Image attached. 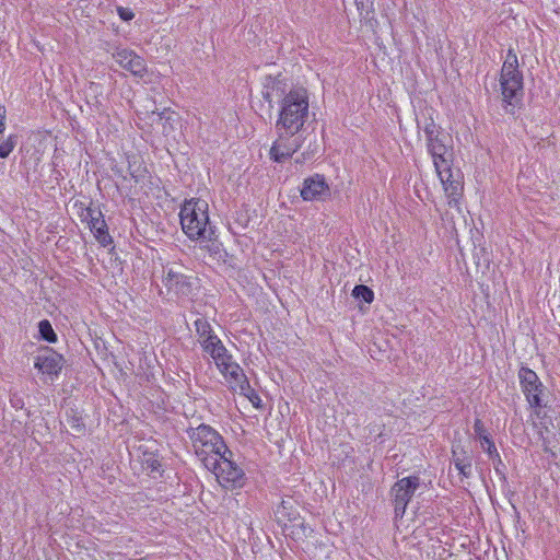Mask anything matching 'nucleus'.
Listing matches in <instances>:
<instances>
[{
  "mask_svg": "<svg viewBox=\"0 0 560 560\" xmlns=\"http://www.w3.org/2000/svg\"><path fill=\"white\" fill-rule=\"evenodd\" d=\"M54 175H55V179L56 180H59V178H62L61 173L59 171H57V170H54Z\"/></svg>",
  "mask_w": 560,
  "mask_h": 560,
  "instance_id": "nucleus-38",
  "label": "nucleus"
},
{
  "mask_svg": "<svg viewBox=\"0 0 560 560\" xmlns=\"http://www.w3.org/2000/svg\"><path fill=\"white\" fill-rule=\"evenodd\" d=\"M18 141V135L10 133L7 139L0 143V159H7L13 152Z\"/></svg>",
  "mask_w": 560,
  "mask_h": 560,
  "instance_id": "nucleus-26",
  "label": "nucleus"
},
{
  "mask_svg": "<svg viewBox=\"0 0 560 560\" xmlns=\"http://www.w3.org/2000/svg\"><path fill=\"white\" fill-rule=\"evenodd\" d=\"M96 218L91 221L89 229L93 233L96 241L101 246L107 247L113 244V237L108 232L107 223L104 219V214L95 213Z\"/></svg>",
  "mask_w": 560,
  "mask_h": 560,
  "instance_id": "nucleus-20",
  "label": "nucleus"
},
{
  "mask_svg": "<svg viewBox=\"0 0 560 560\" xmlns=\"http://www.w3.org/2000/svg\"><path fill=\"white\" fill-rule=\"evenodd\" d=\"M7 122V109L3 105H0V136L3 135L5 130Z\"/></svg>",
  "mask_w": 560,
  "mask_h": 560,
  "instance_id": "nucleus-34",
  "label": "nucleus"
},
{
  "mask_svg": "<svg viewBox=\"0 0 560 560\" xmlns=\"http://www.w3.org/2000/svg\"><path fill=\"white\" fill-rule=\"evenodd\" d=\"M218 371L222 374L229 387L235 389V386L246 377L241 365L234 360L233 354L226 349L220 354L211 358Z\"/></svg>",
  "mask_w": 560,
  "mask_h": 560,
  "instance_id": "nucleus-10",
  "label": "nucleus"
},
{
  "mask_svg": "<svg viewBox=\"0 0 560 560\" xmlns=\"http://www.w3.org/2000/svg\"><path fill=\"white\" fill-rule=\"evenodd\" d=\"M113 59L132 75L143 78L148 71L147 62L143 57L126 47H117L112 52Z\"/></svg>",
  "mask_w": 560,
  "mask_h": 560,
  "instance_id": "nucleus-12",
  "label": "nucleus"
},
{
  "mask_svg": "<svg viewBox=\"0 0 560 560\" xmlns=\"http://www.w3.org/2000/svg\"><path fill=\"white\" fill-rule=\"evenodd\" d=\"M196 243L199 244L201 249L207 250L209 255L214 259L219 260L226 256V252L223 247V244L219 240L218 228L213 229V235L211 234L209 238H200Z\"/></svg>",
  "mask_w": 560,
  "mask_h": 560,
  "instance_id": "nucleus-21",
  "label": "nucleus"
},
{
  "mask_svg": "<svg viewBox=\"0 0 560 560\" xmlns=\"http://www.w3.org/2000/svg\"><path fill=\"white\" fill-rule=\"evenodd\" d=\"M517 378L526 402L535 416L539 417L541 410L547 406L544 400L546 392L544 383L537 373L527 365L520 368Z\"/></svg>",
  "mask_w": 560,
  "mask_h": 560,
  "instance_id": "nucleus-5",
  "label": "nucleus"
},
{
  "mask_svg": "<svg viewBox=\"0 0 560 560\" xmlns=\"http://www.w3.org/2000/svg\"><path fill=\"white\" fill-rule=\"evenodd\" d=\"M499 86L502 109L506 115L516 118L524 106V77L499 78Z\"/></svg>",
  "mask_w": 560,
  "mask_h": 560,
  "instance_id": "nucleus-6",
  "label": "nucleus"
},
{
  "mask_svg": "<svg viewBox=\"0 0 560 560\" xmlns=\"http://www.w3.org/2000/svg\"><path fill=\"white\" fill-rule=\"evenodd\" d=\"M423 131L425 133L427 139L432 138L433 136L435 137V135L439 133V131L435 129V124L433 119H431L430 122L425 125Z\"/></svg>",
  "mask_w": 560,
  "mask_h": 560,
  "instance_id": "nucleus-32",
  "label": "nucleus"
},
{
  "mask_svg": "<svg viewBox=\"0 0 560 560\" xmlns=\"http://www.w3.org/2000/svg\"><path fill=\"white\" fill-rule=\"evenodd\" d=\"M10 402H11V406H12L13 408H15V409H21V408L23 407V400H22V398H21V397H16V396H14V397H12V398L10 399Z\"/></svg>",
  "mask_w": 560,
  "mask_h": 560,
  "instance_id": "nucleus-36",
  "label": "nucleus"
},
{
  "mask_svg": "<svg viewBox=\"0 0 560 560\" xmlns=\"http://www.w3.org/2000/svg\"><path fill=\"white\" fill-rule=\"evenodd\" d=\"M178 215L182 231L191 242L213 235L217 225L210 221L209 205L205 199H185L179 207Z\"/></svg>",
  "mask_w": 560,
  "mask_h": 560,
  "instance_id": "nucleus-2",
  "label": "nucleus"
},
{
  "mask_svg": "<svg viewBox=\"0 0 560 560\" xmlns=\"http://www.w3.org/2000/svg\"><path fill=\"white\" fill-rule=\"evenodd\" d=\"M192 325L202 352L210 359L228 349L206 317L198 316Z\"/></svg>",
  "mask_w": 560,
  "mask_h": 560,
  "instance_id": "nucleus-8",
  "label": "nucleus"
},
{
  "mask_svg": "<svg viewBox=\"0 0 560 560\" xmlns=\"http://www.w3.org/2000/svg\"><path fill=\"white\" fill-rule=\"evenodd\" d=\"M358 11L362 14L364 10H366V13H369V8L366 5L368 1L364 0H354Z\"/></svg>",
  "mask_w": 560,
  "mask_h": 560,
  "instance_id": "nucleus-35",
  "label": "nucleus"
},
{
  "mask_svg": "<svg viewBox=\"0 0 560 560\" xmlns=\"http://www.w3.org/2000/svg\"><path fill=\"white\" fill-rule=\"evenodd\" d=\"M488 458L492 462L494 471L498 476L501 478H505V465L501 458V455L499 452H495L493 455L488 456Z\"/></svg>",
  "mask_w": 560,
  "mask_h": 560,
  "instance_id": "nucleus-28",
  "label": "nucleus"
},
{
  "mask_svg": "<svg viewBox=\"0 0 560 560\" xmlns=\"http://www.w3.org/2000/svg\"><path fill=\"white\" fill-rule=\"evenodd\" d=\"M452 464L458 471L462 479H468L472 476V456L470 451L460 444L452 445Z\"/></svg>",
  "mask_w": 560,
  "mask_h": 560,
  "instance_id": "nucleus-17",
  "label": "nucleus"
},
{
  "mask_svg": "<svg viewBox=\"0 0 560 560\" xmlns=\"http://www.w3.org/2000/svg\"><path fill=\"white\" fill-rule=\"evenodd\" d=\"M524 77L523 72L520 70V65H513L511 62H503L499 78H518Z\"/></svg>",
  "mask_w": 560,
  "mask_h": 560,
  "instance_id": "nucleus-27",
  "label": "nucleus"
},
{
  "mask_svg": "<svg viewBox=\"0 0 560 560\" xmlns=\"http://www.w3.org/2000/svg\"><path fill=\"white\" fill-rule=\"evenodd\" d=\"M65 365V358L50 347H45L43 352L34 359V368L42 374L57 377Z\"/></svg>",
  "mask_w": 560,
  "mask_h": 560,
  "instance_id": "nucleus-14",
  "label": "nucleus"
},
{
  "mask_svg": "<svg viewBox=\"0 0 560 560\" xmlns=\"http://www.w3.org/2000/svg\"><path fill=\"white\" fill-rule=\"evenodd\" d=\"M35 338L47 343H56L58 341V335L49 319L44 318L37 323V335Z\"/></svg>",
  "mask_w": 560,
  "mask_h": 560,
  "instance_id": "nucleus-23",
  "label": "nucleus"
},
{
  "mask_svg": "<svg viewBox=\"0 0 560 560\" xmlns=\"http://www.w3.org/2000/svg\"><path fill=\"white\" fill-rule=\"evenodd\" d=\"M302 156H303V159H302V160L296 159V163H300V162H302V161H305V160H310V159H312V155H310V154H308V153H306V152H303Z\"/></svg>",
  "mask_w": 560,
  "mask_h": 560,
  "instance_id": "nucleus-37",
  "label": "nucleus"
},
{
  "mask_svg": "<svg viewBox=\"0 0 560 560\" xmlns=\"http://www.w3.org/2000/svg\"><path fill=\"white\" fill-rule=\"evenodd\" d=\"M304 201H324L330 196V186L322 174H313L304 178L300 189Z\"/></svg>",
  "mask_w": 560,
  "mask_h": 560,
  "instance_id": "nucleus-13",
  "label": "nucleus"
},
{
  "mask_svg": "<svg viewBox=\"0 0 560 560\" xmlns=\"http://www.w3.org/2000/svg\"><path fill=\"white\" fill-rule=\"evenodd\" d=\"M287 83L281 74L266 75L262 81V98L270 105L278 98V116L275 128L277 135L296 136L311 116L310 93L303 86L285 90Z\"/></svg>",
  "mask_w": 560,
  "mask_h": 560,
  "instance_id": "nucleus-1",
  "label": "nucleus"
},
{
  "mask_svg": "<svg viewBox=\"0 0 560 560\" xmlns=\"http://www.w3.org/2000/svg\"><path fill=\"white\" fill-rule=\"evenodd\" d=\"M95 213H102L101 209L88 207L82 210L80 217L82 221H85L88 225H90L91 221H93V219L96 218Z\"/></svg>",
  "mask_w": 560,
  "mask_h": 560,
  "instance_id": "nucleus-30",
  "label": "nucleus"
},
{
  "mask_svg": "<svg viewBox=\"0 0 560 560\" xmlns=\"http://www.w3.org/2000/svg\"><path fill=\"white\" fill-rule=\"evenodd\" d=\"M66 421L74 432L79 434H83L85 432L84 420L77 407H71L67 409Z\"/></svg>",
  "mask_w": 560,
  "mask_h": 560,
  "instance_id": "nucleus-24",
  "label": "nucleus"
},
{
  "mask_svg": "<svg viewBox=\"0 0 560 560\" xmlns=\"http://www.w3.org/2000/svg\"><path fill=\"white\" fill-rule=\"evenodd\" d=\"M474 436L479 441L481 450L487 456L493 455L499 452L491 433L486 428L483 421L480 418H476L472 424Z\"/></svg>",
  "mask_w": 560,
  "mask_h": 560,
  "instance_id": "nucleus-19",
  "label": "nucleus"
},
{
  "mask_svg": "<svg viewBox=\"0 0 560 560\" xmlns=\"http://www.w3.org/2000/svg\"><path fill=\"white\" fill-rule=\"evenodd\" d=\"M277 513L288 517L289 520H293L295 517L296 512L292 509L291 502L289 500H282L277 509Z\"/></svg>",
  "mask_w": 560,
  "mask_h": 560,
  "instance_id": "nucleus-29",
  "label": "nucleus"
},
{
  "mask_svg": "<svg viewBox=\"0 0 560 560\" xmlns=\"http://www.w3.org/2000/svg\"><path fill=\"white\" fill-rule=\"evenodd\" d=\"M420 477L411 475L398 479L390 488V499L394 505L395 520L402 518L409 502L420 487Z\"/></svg>",
  "mask_w": 560,
  "mask_h": 560,
  "instance_id": "nucleus-7",
  "label": "nucleus"
},
{
  "mask_svg": "<svg viewBox=\"0 0 560 560\" xmlns=\"http://www.w3.org/2000/svg\"><path fill=\"white\" fill-rule=\"evenodd\" d=\"M302 143L303 138L300 133L296 136L278 135L269 150L270 160L276 163L289 160L302 147Z\"/></svg>",
  "mask_w": 560,
  "mask_h": 560,
  "instance_id": "nucleus-11",
  "label": "nucleus"
},
{
  "mask_svg": "<svg viewBox=\"0 0 560 560\" xmlns=\"http://www.w3.org/2000/svg\"><path fill=\"white\" fill-rule=\"evenodd\" d=\"M116 12L124 22H129L135 18V13L129 8L117 7Z\"/></svg>",
  "mask_w": 560,
  "mask_h": 560,
  "instance_id": "nucleus-31",
  "label": "nucleus"
},
{
  "mask_svg": "<svg viewBox=\"0 0 560 560\" xmlns=\"http://www.w3.org/2000/svg\"><path fill=\"white\" fill-rule=\"evenodd\" d=\"M138 452L141 455L142 467L148 471V475L153 478H155L156 475L161 477L163 468L158 450H153L147 445H139Z\"/></svg>",
  "mask_w": 560,
  "mask_h": 560,
  "instance_id": "nucleus-18",
  "label": "nucleus"
},
{
  "mask_svg": "<svg viewBox=\"0 0 560 560\" xmlns=\"http://www.w3.org/2000/svg\"><path fill=\"white\" fill-rule=\"evenodd\" d=\"M503 62H511L513 65H520L518 63L517 55H516L515 50L512 47H510L506 50V56H505V59H504Z\"/></svg>",
  "mask_w": 560,
  "mask_h": 560,
  "instance_id": "nucleus-33",
  "label": "nucleus"
},
{
  "mask_svg": "<svg viewBox=\"0 0 560 560\" xmlns=\"http://www.w3.org/2000/svg\"><path fill=\"white\" fill-rule=\"evenodd\" d=\"M443 189L448 198V205L454 207L457 205L463 192V185L460 180L455 179L453 176L452 163L446 164V170L442 173H436Z\"/></svg>",
  "mask_w": 560,
  "mask_h": 560,
  "instance_id": "nucleus-16",
  "label": "nucleus"
},
{
  "mask_svg": "<svg viewBox=\"0 0 560 560\" xmlns=\"http://www.w3.org/2000/svg\"><path fill=\"white\" fill-rule=\"evenodd\" d=\"M351 295L361 302L371 304L374 301V291L365 284H355L352 289Z\"/></svg>",
  "mask_w": 560,
  "mask_h": 560,
  "instance_id": "nucleus-25",
  "label": "nucleus"
},
{
  "mask_svg": "<svg viewBox=\"0 0 560 560\" xmlns=\"http://www.w3.org/2000/svg\"><path fill=\"white\" fill-rule=\"evenodd\" d=\"M428 153L431 155L435 173H442L446 170V164L453 162L452 154L447 152V147L440 138V133L435 137L427 139Z\"/></svg>",
  "mask_w": 560,
  "mask_h": 560,
  "instance_id": "nucleus-15",
  "label": "nucleus"
},
{
  "mask_svg": "<svg viewBox=\"0 0 560 560\" xmlns=\"http://www.w3.org/2000/svg\"><path fill=\"white\" fill-rule=\"evenodd\" d=\"M162 282L170 293L178 299H186L194 293L196 278L167 267L164 269Z\"/></svg>",
  "mask_w": 560,
  "mask_h": 560,
  "instance_id": "nucleus-9",
  "label": "nucleus"
},
{
  "mask_svg": "<svg viewBox=\"0 0 560 560\" xmlns=\"http://www.w3.org/2000/svg\"><path fill=\"white\" fill-rule=\"evenodd\" d=\"M197 457L207 467L208 459L214 460L223 454L230 455L224 438L211 425L201 423L186 430Z\"/></svg>",
  "mask_w": 560,
  "mask_h": 560,
  "instance_id": "nucleus-3",
  "label": "nucleus"
},
{
  "mask_svg": "<svg viewBox=\"0 0 560 560\" xmlns=\"http://www.w3.org/2000/svg\"><path fill=\"white\" fill-rule=\"evenodd\" d=\"M233 392H238L241 395L245 396L255 407L256 409H259L262 407V400L259 396V394L252 388L249 381L246 377H244L237 386H235V389H232Z\"/></svg>",
  "mask_w": 560,
  "mask_h": 560,
  "instance_id": "nucleus-22",
  "label": "nucleus"
},
{
  "mask_svg": "<svg viewBox=\"0 0 560 560\" xmlns=\"http://www.w3.org/2000/svg\"><path fill=\"white\" fill-rule=\"evenodd\" d=\"M207 469L211 471L225 491H240L247 483V475L243 466L235 459V454L230 450V455L223 454L217 459H208Z\"/></svg>",
  "mask_w": 560,
  "mask_h": 560,
  "instance_id": "nucleus-4",
  "label": "nucleus"
}]
</instances>
